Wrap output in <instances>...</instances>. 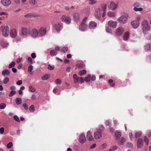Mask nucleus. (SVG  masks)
Returning <instances> with one entry per match:
<instances>
[{"instance_id":"680f3d73","label":"nucleus","mask_w":151,"mask_h":151,"mask_svg":"<svg viewBox=\"0 0 151 151\" xmlns=\"http://www.w3.org/2000/svg\"><path fill=\"white\" fill-rule=\"evenodd\" d=\"M23 106L24 108V109L27 110L28 109V106L26 104H24L22 105Z\"/></svg>"},{"instance_id":"7c9ffc66","label":"nucleus","mask_w":151,"mask_h":151,"mask_svg":"<svg viewBox=\"0 0 151 151\" xmlns=\"http://www.w3.org/2000/svg\"><path fill=\"white\" fill-rule=\"evenodd\" d=\"M126 146L128 148H133V145L132 144V143H131L130 142H128L126 144Z\"/></svg>"},{"instance_id":"6e6552de","label":"nucleus","mask_w":151,"mask_h":151,"mask_svg":"<svg viewBox=\"0 0 151 151\" xmlns=\"http://www.w3.org/2000/svg\"><path fill=\"white\" fill-rule=\"evenodd\" d=\"M124 29L123 27H119L117 29L116 31V35L118 36H120L122 35L124 32Z\"/></svg>"},{"instance_id":"72a5a7b5","label":"nucleus","mask_w":151,"mask_h":151,"mask_svg":"<svg viewBox=\"0 0 151 151\" xmlns=\"http://www.w3.org/2000/svg\"><path fill=\"white\" fill-rule=\"evenodd\" d=\"M49 77V75L46 74L44 75L41 78V79L43 81L46 80L48 79Z\"/></svg>"},{"instance_id":"e2e57ef3","label":"nucleus","mask_w":151,"mask_h":151,"mask_svg":"<svg viewBox=\"0 0 151 151\" xmlns=\"http://www.w3.org/2000/svg\"><path fill=\"white\" fill-rule=\"evenodd\" d=\"M78 78V77L77 76V75L74 74L73 75V79L74 80V82L75 83V81L76 80L77 78Z\"/></svg>"},{"instance_id":"e433bc0d","label":"nucleus","mask_w":151,"mask_h":151,"mask_svg":"<svg viewBox=\"0 0 151 151\" xmlns=\"http://www.w3.org/2000/svg\"><path fill=\"white\" fill-rule=\"evenodd\" d=\"M55 66L53 65H48L47 66L48 69L50 70H52L54 69Z\"/></svg>"},{"instance_id":"5701e85b","label":"nucleus","mask_w":151,"mask_h":151,"mask_svg":"<svg viewBox=\"0 0 151 151\" xmlns=\"http://www.w3.org/2000/svg\"><path fill=\"white\" fill-rule=\"evenodd\" d=\"M115 134V136H116V139L117 140H119L121 136V132L119 131H116Z\"/></svg>"},{"instance_id":"bb28decb","label":"nucleus","mask_w":151,"mask_h":151,"mask_svg":"<svg viewBox=\"0 0 151 151\" xmlns=\"http://www.w3.org/2000/svg\"><path fill=\"white\" fill-rule=\"evenodd\" d=\"M10 71L7 69L4 70L2 72V75L3 76H4L5 75L8 76L10 74Z\"/></svg>"},{"instance_id":"4d7b16f0","label":"nucleus","mask_w":151,"mask_h":151,"mask_svg":"<svg viewBox=\"0 0 151 151\" xmlns=\"http://www.w3.org/2000/svg\"><path fill=\"white\" fill-rule=\"evenodd\" d=\"M102 10L104 11L106 9V5L105 4H103L101 6Z\"/></svg>"},{"instance_id":"0eeeda50","label":"nucleus","mask_w":151,"mask_h":151,"mask_svg":"<svg viewBox=\"0 0 151 151\" xmlns=\"http://www.w3.org/2000/svg\"><path fill=\"white\" fill-rule=\"evenodd\" d=\"M131 24L134 29H137L139 25V22L137 20H133L131 22Z\"/></svg>"},{"instance_id":"603ef678","label":"nucleus","mask_w":151,"mask_h":151,"mask_svg":"<svg viewBox=\"0 0 151 151\" xmlns=\"http://www.w3.org/2000/svg\"><path fill=\"white\" fill-rule=\"evenodd\" d=\"M14 119L15 121L17 122H20V120L19 119V118L17 116H14Z\"/></svg>"},{"instance_id":"8fccbe9b","label":"nucleus","mask_w":151,"mask_h":151,"mask_svg":"<svg viewBox=\"0 0 151 151\" xmlns=\"http://www.w3.org/2000/svg\"><path fill=\"white\" fill-rule=\"evenodd\" d=\"M68 50V48L67 47H64L62 48L61 50V52L65 53Z\"/></svg>"},{"instance_id":"9d476101","label":"nucleus","mask_w":151,"mask_h":151,"mask_svg":"<svg viewBox=\"0 0 151 151\" xmlns=\"http://www.w3.org/2000/svg\"><path fill=\"white\" fill-rule=\"evenodd\" d=\"M143 145V139L141 138H139L137 142V147L138 149L141 148Z\"/></svg>"},{"instance_id":"c85d7f7f","label":"nucleus","mask_w":151,"mask_h":151,"mask_svg":"<svg viewBox=\"0 0 151 151\" xmlns=\"http://www.w3.org/2000/svg\"><path fill=\"white\" fill-rule=\"evenodd\" d=\"M16 103L17 105L20 104L22 103V100L20 98H17L15 100Z\"/></svg>"},{"instance_id":"39448f33","label":"nucleus","mask_w":151,"mask_h":151,"mask_svg":"<svg viewBox=\"0 0 151 151\" xmlns=\"http://www.w3.org/2000/svg\"><path fill=\"white\" fill-rule=\"evenodd\" d=\"M61 19L62 21L65 22L67 24H70L71 22L70 18L66 15H63L62 16Z\"/></svg>"},{"instance_id":"052dcab7","label":"nucleus","mask_w":151,"mask_h":151,"mask_svg":"<svg viewBox=\"0 0 151 151\" xmlns=\"http://www.w3.org/2000/svg\"><path fill=\"white\" fill-rule=\"evenodd\" d=\"M33 70V66L32 65H30L28 67V71L29 72H31Z\"/></svg>"},{"instance_id":"a19ab883","label":"nucleus","mask_w":151,"mask_h":151,"mask_svg":"<svg viewBox=\"0 0 151 151\" xmlns=\"http://www.w3.org/2000/svg\"><path fill=\"white\" fill-rule=\"evenodd\" d=\"M50 54L52 56H54L57 54V52L55 50H51L50 52Z\"/></svg>"},{"instance_id":"ea45409f","label":"nucleus","mask_w":151,"mask_h":151,"mask_svg":"<svg viewBox=\"0 0 151 151\" xmlns=\"http://www.w3.org/2000/svg\"><path fill=\"white\" fill-rule=\"evenodd\" d=\"M29 88L30 91L32 92H33L35 91V88L32 86H29Z\"/></svg>"},{"instance_id":"6e6d98bb","label":"nucleus","mask_w":151,"mask_h":151,"mask_svg":"<svg viewBox=\"0 0 151 151\" xmlns=\"http://www.w3.org/2000/svg\"><path fill=\"white\" fill-rule=\"evenodd\" d=\"M8 45V44L6 42H3L1 43V45L4 47H6Z\"/></svg>"},{"instance_id":"ddd939ff","label":"nucleus","mask_w":151,"mask_h":151,"mask_svg":"<svg viewBox=\"0 0 151 151\" xmlns=\"http://www.w3.org/2000/svg\"><path fill=\"white\" fill-rule=\"evenodd\" d=\"M39 33L40 36H42L45 35L46 33V29L44 27H41L39 29Z\"/></svg>"},{"instance_id":"aec40b11","label":"nucleus","mask_w":151,"mask_h":151,"mask_svg":"<svg viewBox=\"0 0 151 151\" xmlns=\"http://www.w3.org/2000/svg\"><path fill=\"white\" fill-rule=\"evenodd\" d=\"M97 26V24L94 22L91 21L89 23V27L90 29H93Z\"/></svg>"},{"instance_id":"de8ad7c7","label":"nucleus","mask_w":151,"mask_h":151,"mask_svg":"<svg viewBox=\"0 0 151 151\" xmlns=\"http://www.w3.org/2000/svg\"><path fill=\"white\" fill-rule=\"evenodd\" d=\"M16 93V92L15 91L12 90V91L10 93H9V96L10 97H12Z\"/></svg>"},{"instance_id":"58836bf2","label":"nucleus","mask_w":151,"mask_h":151,"mask_svg":"<svg viewBox=\"0 0 151 151\" xmlns=\"http://www.w3.org/2000/svg\"><path fill=\"white\" fill-rule=\"evenodd\" d=\"M29 110L31 112H33L35 110V108L33 105H31L29 108Z\"/></svg>"},{"instance_id":"0e129e2a","label":"nucleus","mask_w":151,"mask_h":151,"mask_svg":"<svg viewBox=\"0 0 151 151\" xmlns=\"http://www.w3.org/2000/svg\"><path fill=\"white\" fill-rule=\"evenodd\" d=\"M28 60L29 62V63L30 64H32V59L30 57H29L28 58Z\"/></svg>"},{"instance_id":"473e14b6","label":"nucleus","mask_w":151,"mask_h":151,"mask_svg":"<svg viewBox=\"0 0 151 151\" xmlns=\"http://www.w3.org/2000/svg\"><path fill=\"white\" fill-rule=\"evenodd\" d=\"M134 10L136 12H142V11L143 9L142 8H137V7H134L133 8Z\"/></svg>"},{"instance_id":"774afa93","label":"nucleus","mask_w":151,"mask_h":151,"mask_svg":"<svg viewBox=\"0 0 151 151\" xmlns=\"http://www.w3.org/2000/svg\"><path fill=\"white\" fill-rule=\"evenodd\" d=\"M4 132V127H1L0 128V133L3 134Z\"/></svg>"},{"instance_id":"1a4fd4ad","label":"nucleus","mask_w":151,"mask_h":151,"mask_svg":"<svg viewBox=\"0 0 151 151\" xmlns=\"http://www.w3.org/2000/svg\"><path fill=\"white\" fill-rule=\"evenodd\" d=\"M108 24L109 26L113 28H115L116 26L117 22L112 20H110L108 22Z\"/></svg>"},{"instance_id":"2f4dec72","label":"nucleus","mask_w":151,"mask_h":151,"mask_svg":"<svg viewBox=\"0 0 151 151\" xmlns=\"http://www.w3.org/2000/svg\"><path fill=\"white\" fill-rule=\"evenodd\" d=\"M91 75H89L87 77H86L85 78V81L86 82H88L90 80Z\"/></svg>"},{"instance_id":"f8f14e48","label":"nucleus","mask_w":151,"mask_h":151,"mask_svg":"<svg viewBox=\"0 0 151 151\" xmlns=\"http://www.w3.org/2000/svg\"><path fill=\"white\" fill-rule=\"evenodd\" d=\"M1 3L4 6H7L9 5L11 3L10 0H1Z\"/></svg>"},{"instance_id":"6ab92c4d","label":"nucleus","mask_w":151,"mask_h":151,"mask_svg":"<svg viewBox=\"0 0 151 151\" xmlns=\"http://www.w3.org/2000/svg\"><path fill=\"white\" fill-rule=\"evenodd\" d=\"M87 27V25L84 23L82 22L79 27V29L83 31L85 30L86 29Z\"/></svg>"},{"instance_id":"4c0bfd02","label":"nucleus","mask_w":151,"mask_h":151,"mask_svg":"<svg viewBox=\"0 0 151 151\" xmlns=\"http://www.w3.org/2000/svg\"><path fill=\"white\" fill-rule=\"evenodd\" d=\"M105 128L104 127L103 125H101L99 127V128L97 129L98 130L101 132L104 130Z\"/></svg>"},{"instance_id":"a878e982","label":"nucleus","mask_w":151,"mask_h":151,"mask_svg":"<svg viewBox=\"0 0 151 151\" xmlns=\"http://www.w3.org/2000/svg\"><path fill=\"white\" fill-rule=\"evenodd\" d=\"M80 82V84H82L84 82V80L81 77H78L77 80L75 81V83H76Z\"/></svg>"},{"instance_id":"c756f323","label":"nucleus","mask_w":151,"mask_h":151,"mask_svg":"<svg viewBox=\"0 0 151 151\" xmlns=\"http://www.w3.org/2000/svg\"><path fill=\"white\" fill-rule=\"evenodd\" d=\"M142 132L141 131L136 132L135 135V137L136 138H138L141 136V135H142Z\"/></svg>"},{"instance_id":"2eb2a0df","label":"nucleus","mask_w":151,"mask_h":151,"mask_svg":"<svg viewBox=\"0 0 151 151\" xmlns=\"http://www.w3.org/2000/svg\"><path fill=\"white\" fill-rule=\"evenodd\" d=\"M87 138L89 141H93V138L90 131H88L87 134Z\"/></svg>"},{"instance_id":"f3484780","label":"nucleus","mask_w":151,"mask_h":151,"mask_svg":"<svg viewBox=\"0 0 151 151\" xmlns=\"http://www.w3.org/2000/svg\"><path fill=\"white\" fill-rule=\"evenodd\" d=\"M17 32L15 29H13L11 30L10 32V36L12 37H15L17 35Z\"/></svg>"},{"instance_id":"b1692460","label":"nucleus","mask_w":151,"mask_h":151,"mask_svg":"<svg viewBox=\"0 0 151 151\" xmlns=\"http://www.w3.org/2000/svg\"><path fill=\"white\" fill-rule=\"evenodd\" d=\"M145 49L146 51L151 50V43L147 44L145 46Z\"/></svg>"},{"instance_id":"338daca9","label":"nucleus","mask_w":151,"mask_h":151,"mask_svg":"<svg viewBox=\"0 0 151 151\" xmlns=\"http://www.w3.org/2000/svg\"><path fill=\"white\" fill-rule=\"evenodd\" d=\"M141 18V17L140 15L137 16L136 17V20H137V21L139 22V20H140Z\"/></svg>"},{"instance_id":"4be33fe9","label":"nucleus","mask_w":151,"mask_h":151,"mask_svg":"<svg viewBox=\"0 0 151 151\" xmlns=\"http://www.w3.org/2000/svg\"><path fill=\"white\" fill-rule=\"evenodd\" d=\"M129 36V33L128 32H127L124 33L123 37V39L124 41L127 40Z\"/></svg>"},{"instance_id":"69168bd1","label":"nucleus","mask_w":151,"mask_h":151,"mask_svg":"<svg viewBox=\"0 0 151 151\" xmlns=\"http://www.w3.org/2000/svg\"><path fill=\"white\" fill-rule=\"evenodd\" d=\"M22 81L21 80H20L17 81L16 82V84L18 85H20L22 84Z\"/></svg>"},{"instance_id":"7ed1b4c3","label":"nucleus","mask_w":151,"mask_h":151,"mask_svg":"<svg viewBox=\"0 0 151 151\" xmlns=\"http://www.w3.org/2000/svg\"><path fill=\"white\" fill-rule=\"evenodd\" d=\"M54 28L57 31H59L63 28V24L60 22H57L52 24Z\"/></svg>"},{"instance_id":"393cba45","label":"nucleus","mask_w":151,"mask_h":151,"mask_svg":"<svg viewBox=\"0 0 151 151\" xmlns=\"http://www.w3.org/2000/svg\"><path fill=\"white\" fill-rule=\"evenodd\" d=\"M73 18L75 21H78L79 19V14L77 13H76L73 14Z\"/></svg>"},{"instance_id":"20e7f679","label":"nucleus","mask_w":151,"mask_h":151,"mask_svg":"<svg viewBox=\"0 0 151 151\" xmlns=\"http://www.w3.org/2000/svg\"><path fill=\"white\" fill-rule=\"evenodd\" d=\"M142 25L143 28L147 31L150 30V27L148 21L147 20H144L142 23Z\"/></svg>"},{"instance_id":"dca6fc26","label":"nucleus","mask_w":151,"mask_h":151,"mask_svg":"<svg viewBox=\"0 0 151 151\" xmlns=\"http://www.w3.org/2000/svg\"><path fill=\"white\" fill-rule=\"evenodd\" d=\"M79 140L80 142L82 143L83 144L84 143L86 140V139L85 137V136L83 134H81L79 138Z\"/></svg>"},{"instance_id":"49530a36","label":"nucleus","mask_w":151,"mask_h":151,"mask_svg":"<svg viewBox=\"0 0 151 151\" xmlns=\"http://www.w3.org/2000/svg\"><path fill=\"white\" fill-rule=\"evenodd\" d=\"M13 146V144L12 142L8 143L6 146L7 147L8 149L11 148Z\"/></svg>"},{"instance_id":"79ce46f5","label":"nucleus","mask_w":151,"mask_h":151,"mask_svg":"<svg viewBox=\"0 0 151 151\" xmlns=\"http://www.w3.org/2000/svg\"><path fill=\"white\" fill-rule=\"evenodd\" d=\"M6 107V104L4 103H1L0 104V109H3Z\"/></svg>"},{"instance_id":"f03ea898","label":"nucleus","mask_w":151,"mask_h":151,"mask_svg":"<svg viewBox=\"0 0 151 151\" xmlns=\"http://www.w3.org/2000/svg\"><path fill=\"white\" fill-rule=\"evenodd\" d=\"M128 16L127 14L122 15L118 18V22L120 23L125 24L127 22V19Z\"/></svg>"},{"instance_id":"bf43d9fd","label":"nucleus","mask_w":151,"mask_h":151,"mask_svg":"<svg viewBox=\"0 0 151 151\" xmlns=\"http://www.w3.org/2000/svg\"><path fill=\"white\" fill-rule=\"evenodd\" d=\"M9 81V79L8 77L5 78L4 80V83L5 84H6Z\"/></svg>"},{"instance_id":"9b49d317","label":"nucleus","mask_w":151,"mask_h":151,"mask_svg":"<svg viewBox=\"0 0 151 151\" xmlns=\"http://www.w3.org/2000/svg\"><path fill=\"white\" fill-rule=\"evenodd\" d=\"M102 135L101 132L98 130L95 132L94 134V137L96 139H99L101 138Z\"/></svg>"},{"instance_id":"c9c22d12","label":"nucleus","mask_w":151,"mask_h":151,"mask_svg":"<svg viewBox=\"0 0 151 151\" xmlns=\"http://www.w3.org/2000/svg\"><path fill=\"white\" fill-rule=\"evenodd\" d=\"M34 15L32 14V13H28L24 15V17H34Z\"/></svg>"},{"instance_id":"423d86ee","label":"nucleus","mask_w":151,"mask_h":151,"mask_svg":"<svg viewBox=\"0 0 151 151\" xmlns=\"http://www.w3.org/2000/svg\"><path fill=\"white\" fill-rule=\"evenodd\" d=\"M39 34V31L35 28L33 29L30 32L31 35L33 37H37Z\"/></svg>"},{"instance_id":"f704fd0d","label":"nucleus","mask_w":151,"mask_h":151,"mask_svg":"<svg viewBox=\"0 0 151 151\" xmlns=\"http://www.w3.org/2000/svg\"><path fill=\"white\" fill-rule=\"evenodd\" d=\"M107 15L110 17H114L115 16V14L113 12H110L108 13Z\"/></svg>"},{"instance_id":"a18cd8bd","label":"nucleus","mask_w":151,"mask_h":151,"mask_svg":"<svg viewBox=\"0 0 151 151\" xmlns=\"http://www.w3.org/2000/svg\"><path fill=\"white\" fill-rule=\"evenodd\" d=\"M125 141V138L122 137L120 141V145H123L124 142Z\"/></svg>"},{"instance_id":"412c9836","label":"nucleus","mask_w":151,"mask_h":151,"mask_svg":"<svg viewBox=\"0 0 151 151\" xmlns=\"http://www.w3.org/2000/svg\"><path fill=\"white\" fill-rule=\"evenodd\" d=\"M22 33L24 36L27 35L29 33V31L26 27H23L22 29Z\"/></svg>"},{"instance_id":"09e8293b","label":"nucleus","mask_w":151,"mask_h":151,"mask_svg":"<svg viewBox=\"0 0 151 151\" xmlns=\"http://www.w3.org/2000/svg\"><path fill=\"white\" fill-rule=\"evenodd\" d=\"M84 64L81 63L78 64L77 65V66L78 68H83L85 66Z\"/></svg>"},{"instance_id":"5fc2aeb1","label":"nucleus","mask_w":151,"mask_h":151,"mask_svg":"<svg viewBox=\"0 0 151 151\" xmlns=\"http://www.w3.org/2000/svg\"><path fill=\"white\" fill-rule=\"evenodd\" d=\"M117 148V146H114L113 147H111L109 149V151H114Z\"/></svg>"},{"instance_id":"13d9d810","label":"nucleus","mask_w":151,"mask_h":151,"mask_svg":"<svg viewBox=\"0 0 151 151\" xmlns=\"http://www.w3.org/2000/svg\"><path fill=\"white\" fill-rule=\"evenodd\" d=\"M55 82L56 84H60L61 83V81L60 79H57L56 80Z\"/></svg>"},{"instance_id":"4468645a","label":"nucleus","mask_w":151,"mask_h":151,"mask_svg":"<svg viewBox=\"0 0 151 151\" xmlns=\"http://www.w3.org/2000/svg\"><path fill=\"white\" fill-rule=\"evenodd\" d=\"M101 11L99 9H96L95 12V16L97 18H99L101 16Z\"/></svg>"},{"instance_id":"37998d69","label":"nucleus","mask_w":151,"mask_h":151,"mask_svg":"<svg viewBox=\"0 0 151 151\" xmlns=\"http://www.w3.org/2000/svg\"><path fill=\"white\" fill-rule=\"evenodd\" d=\"M15 63L14 61L12 62L9 65V68H11L15 66Z\"/></svg>"},{"instance_id":"c03bdc74","label":"nucleus","mask_w":151,"mask_h":151,"mask_svg":"<svg viewBox=\"0 0 151 151\" xmlns=\"http://www.w3.org/2000/svg\"><path fill=\"white\" fill-rule=\"evenodd\" d=\"M29 2L30 4L35 5L37 3L36 0H29Z\"/></svg>"},{"instance_id":"3c124183","label":"nucleus","mask_w":151,"mask_h":151,"mask_svg":"<svg viewBox=\"0 0 151 151\" xmlns=\"http://www.w3.org/2000/svg\"><path fill=\"white\" fill-rule=\"evenodd\" d=\"M133 6L134 7H138L140 6V4L138 2H135Z\"/></svg>"},{"instance_id":"864d4df0","label":"nucleus","mask_w":151,"mask_h":151,"mask_svg":"<svg viewBox=\"0 0 151 151\" xmlns=\"http://www.w3.org/2000/svg\"><path fill=\"white\" fill-rule=\"evenodd\" d=\"M106 30L107 32L110 33L111 34H112V30L109 28L108 27H106Z\"/></svg>"},{"instance_id":"a211bd4d","label":"nucleus","mask_w":151,"mask_h":151,"mask_svg":"<svg viewBox=\"0 0 151 151\" xmlns=\"http://www.w3.org/2000/svg\"><path fill=\"white\" fill-rule=\"evenodd\" d=\"M117 5L114 2H111L110 4V8L112 10H115L116 8Z\"/></svg>"},{"instance_id":"f257e3e1","label":"nucleus","mask_w":151,"mask_h":151,"mask_svg":"<svg viewBox=\"0 0 151 151\" xmlns=\"http://www.w3.org/2000/svg\"><path fill=\"white\" fill-rule=\"evenodd\" d=\"M3 36L6 37L9 34V28L7 26H2L1 29Z\"/></svg>"},{"instance_id":"cd10ccee","label":"nucleus","mask_w":151,"mask_h":151,"mask_svg":"<svg viewBox=\"0 0 151 151\" xmlns=\"http://www.w3.org/2000/svg\"><path fill=\"white\" fill-rule=\"evenodd\" d=\"M86 73V71L85 70H81L79 72V74L80 76H82L83 75H85Z\"/></svg>"}]
</instances>
